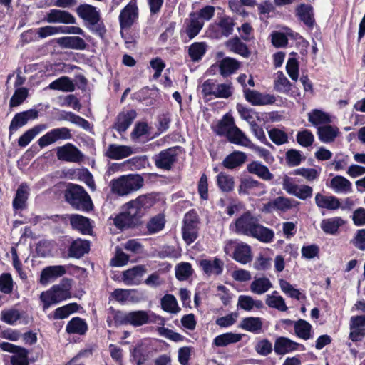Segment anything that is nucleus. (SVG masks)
<instances>
[{
	"label": "nucleus",
	"mask_w": 365,
	"mask_h": 365,
	"mask_svg": "<svg viewBox=\"0 0 365 365\" xmlns=\"http://www.w3.org/2000/svg\"><path fill=\"white\" fill-rule=\"evenodd\" d=\"M158 194L149 192L138 196L123 205L125 210L114 218L116 228H135L142 224V210L151 208L156 202Z\"/></svg>",
	"instance_id": "1"
},
{
	"label": "nucleus",
	"mask_w": 365,
	"mask_h": 365,
	"mask_svg": "<svg viewBox=\"0 0 365 365\" xmlns=\"http://www.w3.org/2000/svg\"><path fill=\"white\" fill-rule=\"evenodd\" d=\"M144 185L145 180L141 175L130 173L112 179L109 186L113 194L124 197L138 191Z\"/></svg>",
	"instance_id": "2"
},
{
	"label": "nucleus",
	"mask_w": 365,
	"mask_h": 365,
	"mask_svg": "<svg viewBox=\"0 0 365 365\" xmlns=\"http://www.w3.org/2000/svg\"><path fill=\"white\" fill-rule=\"evenodd\" d=\"M76 11L93 34L101 38H104L106 33V26L96 7L88 4H81L76 8Z\"/></svg>",
	"instance_id": "3"
},
{
	"label": "nucleus",
	"mask_w": 365,
	"mask_h": 365,
	"mask_svg": "<svg viewBox=\"0 0 365 365\" xmlns=\"http://www.w3.org/2000/svg\"><path fill=\"white\" fill-rule=\"evenodd\" d=\"M65 201L76 210L89 212L93 204L88 193L83 186L68 183L64 190Z\"/></svg>",
	"instance_id": "4"
},
{
	"label": "nucleus",
	"mask_w": 365,
	"mask_h": 365,
	"mask_svg": "<svg viewBox=\"0 0 365 365\" xmlns=\"http://www.w3.org/2000/svg\"><path fill=\"white\" fill-rule=\"evenodd\" d=\"M114 322L118 325H131L140 327L149 323L150 317L144 310L125 312L116 311L113 316Z\"/></svg>",
	"instance_id": "5"
},
{
	"label": "nucleus",
	"mask_w": 365,
	"mask_h": 365,
	"mask_svg": "<svg viewBox=\"0 0 365 365\" xmlns=\"http://www.w3.org/2000/svg\"><path fill=\"white\" fill-rule=\"evenodd\" d=\"M25 223H30L33 225L39 223L41 225L53 226L54 228H60L68 225L69 215H54L50 217L36 215L33 217H24V220H16L14 222V226Z\"/></svg>",
	"instance_id": "6"
},
{
	"label": "nucleus",
	"mask_w": 365,
	"mask_h": 365,
	"mask_svg": "<svg viewBox=\"0 0 365 365\" xmlns=\"http://www.w3.org/2000/svg\"><path fill=\"white\" fill-rule=\"evenodd\" d=\"M180 147L174 146L160 150L152 157V160L158 169L170 171L178 160V153Z\"/></svg>",
	"instance_id": "7"
},
{
	"label": "nucleus",
	"mask_w": 365,
	"mask_h": 365,
	"mask_svg": "<svg viewBox=\"0 0 365 365\" xmlns=\"http://www.w3.org/2000/svg\"><path fill=\"white\" fill-rule=\"evenodd\" d=\"M56 156L58 160L69 163H80L84 158L81 151L71 143L57 147Z\"/></svg>",
	"instance_id": "8"
},
{
	"label": "nucleus",
	"mask_w": 365,
	"mask_h": 365,
	"mask_svg": "<svg viewBox=\"0 0 365 365\" xmlns=\"http://www.w3.org/2000/svg\"><path fill=\"white\" fill-rule=\"evenodd\" d=\"M138 18V8L135 3H128L119 15L120 26L122 29H130Z\"/></svg>",
	"instance_id": "9"
},
{
	"label": "nucleus",
	"mask_w": 365,
	"mask_h": 365,
	"mask_svg": "<svg viewBox=\"0 0 365 365\" xmlns=\"http://www.w3.org/2000/svg\"><path fill=\"white\" fill-rule=\"evenodd\" d=\"M244 96L247 101L252 106H264L273 104L276 98L271 94H263L257 91L245 88Z\"/></svg>",
	"instance_id": "10"
},
{
	"label": "nucleus",
	"mask_w": 365,
	"mask_h": 365,
	"mask_svg": "<svg viewBox=\"0 0 365 365\" xmlns=\"http://www.w3.org/2000/svg\"><path fill=\"white\" fill-rule=\"evenodd\" d=\"M38 117V111L36 109H29L15 114L9 125L10 135L19 128L25 125L29 120H34Z\"/></svg>",
	"instance_id": "11"
},
{
	"label": "nucleus",
	"mask_w": 365,
	"mask_h": 365,
	"mask_svg": "<svg viewBox=\"0 0 365 365\" xmlns=\"http://www.w3.org/2000/svg\"><path fill=\"white\" fill-rule=\"evenodd\" d=\"M295 15L303 24L312 29L315 24L314 8L311 4L301 3L295 8Z\"/></svg>",
	"instance_id": "12"
},
{
	"label": "nucleus",
	"mask_w": 365,
	"mask_h": 365,
	"mask_svg": "<svg viewBox=\"0 0 365 365\" xmlns=\"http://www.w3.org/2000/svg\"><path fill=\"white\" fill-rule=\"evenodd\" d=\"M349 339L354 341L362 340L365 336V316L351 317L350 319Z\"/></svg>",
	"instance_id": "13"
},
{
	"label": "nucleus",
	"mask_w": 365,
	"mask_h": 365,
	"mask_svg": "<svg viewBox=\"0 0 365 365\" xmlns=\"http://www.w3.org/2000/svg\"><path fill=\"white\" fill-rule=\"evenodd\" d=\"M136 117L137 113L134 109L121 111L117 115L113 127L119 133H125Z\"/></svg>",
	"instance_id": "14"
},
{
	"label": "nucleus",
	"mask_w": 365,
	"mask_h": 365,
	"mask_svg": "<svg viewBox=\"0 0 365 365\" xmlns=\"http://www.w3.org/2000/svg\"><path fill=\"white\" fill-rule=\"evenodd\" d=\"M56 42L62 48H69L74 50H85L87 43L80 36H63L52 40Z\"/></svg>",
	"instance_id": "15"
},
{
	"label": "nucleus",
	"mask_w": 365,
	"mask_h": 365,
	"mask_svg": "<svg viewBox=\"0 0 365 365\" xmlns=\"http://www.w3.org/2000/svg\"><path fill=\"white\" fill-rule=\"evenodd\" d=\"M48 23H61L64 24H76V19L70 12L65 10L53 9L46 15Z\"/></svg>",
	"instance_id": "16"
},
{
	"label": "nucleus",
	"mask_w": 365,
	"mask_h": 365,
	"mask_svg": "<svg viewBox=\"0 0 365 365\" xmlns=\"http://www.w3.org/2000/svg\"><path fill=\"white\" fill-rule=\"evenodd\" d=\"M245 153L240 150H234L227 155L222 162L224 168L233 170L241 167L247 160Z\"/></svg>",
	"instance_id": "17"
},
{
	"label": "nucleus",
	"mask_w": 365,
	"mask_h": 365,
	"mask_svg": "<svg viewBox=\"0 0 365 365\" xmlns=\"http://www.w3.org/2000/svg\"><path fill=\"white\" fill-rule=\"evenodd\" d=\"M29 196V187L26 183H21L16 190L12 206L14 211L23 210L26 207Z\"/></svg>",
	"instance_id": "18"
},
{
	"label": "nucleus",
	"mask_w": 365,
	"mask_h": 365,
	"mask_svg": "<svg viewBox=\"0 0 365 365\" xmlns=\"http://www.w3.org/2000/svg\"><path fill=\"white\" fill-rule=\"evenodd\" d=\"M225 46L230 51L244 58H248L251 54L248 46L237 36L227 40L225 42Z\"/></svg>",
	"instance_id": "19"
},
{
	"label": "nucleus",
	"mask_w": 365,
	"mask_h": 365,
	"mask_svg": "<svg viewBox=\"0 0 365 365\" xmlns=\"http://www.w3.org/2000/svg\"><path fill=\"white\" fill-rule=\"evenodd\" d=\"M143 266H135L123 272V281L127 285H136L140 284L145 272Z\"/></svg>",
	"instance_id": "20"
},
{
	"label": "nucleus",
	"mask_w": 365,
	"mask_h": 365,
	"mask_svg": "<svg viewBox=\"0 0 365 365\" xmlns=\"http://www.w3.org/2000/svg\"><path fill=\"white\" fill-rule=\"evenodd\" d=\"M240 62L231 57H225L219 63L220 73L223 78H227L240 68Z\"/></svg>",
	"instance_id": "21"
},
{
	"label": "nucleus",
	"mask_w": 365,
	"mask_h": 365,
	"mask_svg": "<svg viewBox=\"0 0 365 365\" xmlns=\"http://www.w3.org/2000/svg\"><path fill=\"white\" fill-rule=\"evenodd\" d=\"M299 344L289 338L279 337L275 340L274 350L278 355H284L297 349Z\"/></svg>",
	"instance_id": "22"
},
{
	"label": "nucleus",
	"mask_w": 365,
	"mask_h": 365,
	"mask_svg": "<svg viewBox=\"0 0 365 365\" xmlns=\"http://www.w3.org/2000/svg\"><path fill=\"white\" fill-rule=\"evenodd\" d=\"M232 258L242 264L250 262L252 259L251 247L243 242L237 244L235 247Z\"/></svg>",
	"instance_id": "23"
},
{
	"label": "nucleus",
	"mask_w": 365,
	"mask_h": 365,
	"mask_svg": "<svg viewBox=\"0 0 365 365\" xmlns=\"http://www.w3.org/2000/svg\"><path fill=\"white\" fill-rule=\"evenodd\" d=\"M133 153L130 147L117 144H110L106 156L110 159L119 160L130 156Z\"/></svg>",
	"instance_id": "24"
},
{
	"label": "nucleus",
	"mask_w": 365,
	"mask_h": 365,
	"mask_svg": "<svg viewBox=\"0 0 365 365\" xmlns=\"http://www.w3.org/2000/svg\"><path fill=\"white\" fill-rule=\"evenodd\" d=\"M247 170L250 173L255 174L264 180H271L274 178V175L269 168L259 161H252L247 164Z\"/></svg>",
	"instance_id": "25"
},
{
	"label": "nucleus",
	"mask_w": 365,
	"mask_h": 365,
	"mask_svg": "<svg viewBox=\"0 0 365 365\" xmlns=\"http://www.w3.org/2000/svg\"><path fill=\"white\" fill-rule=\"evenodd\" d=\"M235 228H266L263 225L257 224V220L250 211L245 212L235 220Z\"/></svg>",
	"instance_id": "26"
},
{
	"label": "nucleus",
	"mask_w": 365,
	"mask_h": 365,
	"mask_svg": "<svg viewBox=\"0 0 365 365\" xmlns=\"http://www.w3.org/2000/svg\"><path fill=\"white\" fill-rule=\"evenodd\" d=\"M233 126H235L234 119L228 114L225 115L213 127V131L219 136H227Z\"/></svg>",
	"instance_id": "27"
},
{
	"label": "nucleus",
	"mask_w": 365,
	"mask_h": 365,
	"mask_svg": "<svg viewBox=\"0 0 365 365\" xmlns=\"http://www.w3.org/2000/svg\"><path fill=\"white\" fill-rule=\"evenodd\" d=\"M48 88L51 90L73 92L76 86L73 81L68 76H63L52 81L48 85Z\"/></svg>",
	"instance_id": "28"
},
{
	"label": "nucleus",
	"mask_w": 365,
	"mask_h": 365,
	"mask_svg": "<svg viewBox=\"0 0 365 365\" xmlns=\"http://www.w3.org/2000/svg\"><path fill=\"white\" fill-rule=\"evenodd\" d=\"M200 265L207 274L218 275L222 272L224 263L221 259L215 258L212 261L202 259L200 262Z\"/></svg>",
	"instance_id": "29"
},
{
	"label": "nucleus",
	"mask_w": 365,
	"mask_h": 365,
	"mask_svg": "<svg viewBox=\"0 0 365 365\" xmlns=\"http://www.w3.org/2000/svg\"><path fill=\"white\" fill-rule=\"evenodd\" d=\"M315 202L319 208L336 210L340 207V202L335 196H324L317 193L315 196Z\"/></svg>",
	"instance_id": "30"
},
{
	"label": "nucleus",
	"mask_w": 365,
	"mask_h": 365,
	"mask_svg": "<svg viewBox=\"0 0 365 365\" xmlns=\"http://www.w3.org/2000/svg\"><path fill=\"white\" fill-rule=\"evenodd\" d=\"M66 272L64 267L50 266L43 269L41 274L40 282L43 284H47L51 279L63 275Z\"/></svg>",
	"instance_id": "31"
},
{
	"label": "nucleus",
	"mask_w": 365,
	"mask_h": 365,
	"mask_svg": "<svg viewBox=\"0 0 365 365\" xmlns=\"http://www.w3.org/2000/svg\"><path fill=\"white\" fill-rule=\"evenodd\" d=\"M227 138L231 143L247 148H250V143H252L251 140L236 125L233 126Z\"/></svg>",
	"instance_id": "32"
},
{
	"label": "nucleus",
	"mask_w": 365,
	"mask_h": 365,
	"mask_svg": "<svg viewBox=\"0 0 365 365\" xmlns=\"http://www.w3.org/2000/svg\"><path fill=\"white\" fill-rule=\"evenodd\" d=\"M265 303L269 307L276 309L279 312H286L288 309L284 299L279 295L277 291L266 296Z\"/></svg>",
	"instance_id": "33"
},
{
	"label": "nucleus",
	"mask_w": 365,
	"mask_h": 365,
	"mask_svg": "<svg viewBox=\"0 0 365 365\" xmlns=\"http://www.w3.org/2000/svg\"><path fill=\"white\" fill-rule=\"evenodd\" d=\"M90 248L89 242L87 240H76L73 242L69 249V256L80 258L87 253Z\"/></svg>",
	"instance_id": "34"
},
{
	"label": "nucleus",
	"mask_w": 365,
	"mask_h": 365,
	"mask_svg": "<svg viewBox=\"0 0 365 365\" xmlns=\"http://www.w3.org/2000/svg\"><path fill=\"white\" fill-rule=\"evenodd\" d=\"M272 287L271 281L267 277L255 279L250 284V288L252 293L263 294Z\"/></svg>",
	"instance_id": "35"
},
{
	"label": "nucleus",
	"mask_w": 365,
	"mask_h": 365,
	"mask_svg": "<svg viewBox=\"0 0 365 365\" xmlns=\"http://www.w3.org/2000/svg\"><path fill=\"white\" fill-rule=\"evenodd\" d=\"M205 42H194L188 48V55L193 62L200 61L207 51Z\"/></svg>",
	"instance_id": "36"
},
{
	"label": "nucleus",
	"mask_w": 365,
	"mask_h": 365,
	"mask_svg": "<svg viewBox=\"0 0 365 365\" xmlns=\"http://www.w3.org/2000/svg\"><path fill=\"white\" fill-rule=\"evenodd\" d=\"M241 339L242 335L240 334L227 332L216 336L213 344L218 347L226 346L240 341Z\"/></svg>",
	"instance_id": "37"
},
{
	"label": "nucleus",
	"mask_w": 365,
	"mask_h": 365,
	"mask_svg": "<svg viewBox=\"0 0 365 365\" xmlns=\"http://www.w3.org/2000/svg\"><path fill=\"white\" fill-rule=\"evenodd\" d=\"M242 234L252 236L258 240L263 242H270L273 237L274 233L272 230H237Z\"/></svg>",
	"instance_id": "38"
},
{
	"label": "nucleus",
	"mask_w": 365,
	"mask_h": 365,
	"mask_svg": "<svg viewBox=\"0 0 365 365\" xmlns=\"http://www.w3.org/2000/svg\"><path fill=\"white\" fill-rule=\"evenodd\" d=\"M312 325L304 319H299L294 324L296 335L304 340H308L312 337Z\"/></svg>",
	"instance_id": "39"
},
{
	"label": "nucleus",
	"mask_w": 365,
	"mask_h": 365,
	"mask_svg": "<svg viewBox=\"0 0 365 365\" xmlns=\"http://www.w3.org/2000/svg\"><path fill=\"white\" fill-rule=\"evenodd\" d=\"M235 25V22L234 19L227 15L220 17L217 23V26L220 29V36L225 37H228L232 34Z\"/></svg>",
	"instance_id": "40"
},
{
	"label": "nucleus",
	"mask_w": 365,
	"mask_h": 365,
	"mask_svg": "<svg viewBox=\"0 0 365 365\" xmlns=\"http://www.w3.org/2000/svg\"><path fill=\"white\" fill-rule=\"evenodd\" d=\"M217 185L220 190L224 192H232L235 186L234 178L221 172L217 175Z\"/></svg>",
	"instance_id": "41"
},
{
	"label": "nucleus",
	"mask_w": 365,
	"mask_h": 365,
	"mask_svg": "<svg viewBox=\"0 0 365 365\" xmlns=\"http://www.w3.org/2000/svg\"><path fill=\"white\" fill-rule=\"evenodd\" d=\"M317 134L322 142L331 143L336 138L338 130L329 125L320 126L317 129Z\"/></svg>",
	"instance_id": "42"
},
{
	"label": "nucleus",
	"mask_w": 365,
	"mask_h": 365,
	"mask_svg": "<svg viewBox=\"0 0 365 365\" xmlns=\"http://www.w3.org/2000/svg\"><path fill=\"white\" fill-rule=\"evenodd\" d=\"M308 120L315 126L331 122L329 115L318 109H314L308 113Z\"/></svg>",
	"instance_id": "43"
},
{
	"label": "nucleus",
	"mask_w": 365,
	"mask_h": 365,
	"mask_svg": "<svg viewBox=\"0 0 365 365\" xmlns=\"http://www.w3.org/2000/svg\"><path fill=\"white\" fill-rule=\"evenodd\" d=\"M86 323L79 317L73 318L68 322L66 326V331L68 333L84 334L87 331Z\"/></svg>",
	"instance_id": "44"
},
{
	"label": "nucleus",
	"mask_w": 365,
	"mask_h": 365,
	"mask_svg": "<svg viewBox=\"0 0 365 365\" xmlns=\"http://www.w3.org/2000/svg\"><path fill=\"white\" fill-rule=\"evenodd\" d=\"M330 186L336 192H349L351 190V183L346 178L336 175L331 180Z\"/></svg>",
	"instance_id": "45"
},
{
	"label": "nucleus",
	"mask_w": 365,
	"mask_h": 365,
	"mask_svg": "<svg viewBox=\"0 0 365 365\" xmlns=\"http://www.w3.org/2000/svg\"><path fill=\"white\" fill-rule=\"evenodd\" d=\"M264 185L258 180H254L252 178H245L241 180L240 184L238 187V192L240 195H247L249 190L254 188H264Z\"/></svg>",
	"instance_id": "46"
},
{
	"label": "nucleus",
	"mask_w": 365,
	"mask_h": 365,
	"mask_svg": "<svg viewBox=\"0 0 365 365\" xmlns=\"http://www.w3.org/2000/svg\"><path fill=\"white\" fill-rule=\"evenodd\" d=\"M93 221L78 214L69 215V223L72 228H93Z\"/></svg>",
	"instance_id": "47"
},
{
	"label": "nucleus",
	"mask_w": 365,
	"mask_h": 365,
	"mask_svg": "<svg viewBox=\"0 0 365 365\" xmlns=\"http://www.w3.org/2000/svg\"><path fill=\"white\" fill-rule=\"evenodd\" d=\"M237 306L244 310L250 311L254 307L258 309L262 308L263 303L261 300H254L250 296L240 295L238 298Z\"/></svg>",
	"instance_id": "48"
},
{
	"label": "nucleus",
	"mask_w": 365,
	"mask_h": 365,
	"mask_svg": "<svg viewBox=\"0 0 365 365\" xmlns=\"http://www.w3.org/2000/svg\"><path fill=\"white\" fill-rule=\"evenodd\" d=\"M240 327L251 332H257L262 329V321L259 317H246L241 322Z\"/></svg>",
	"instance_id": "49"
},
{
	"label": "nucleus",
	"mask_w": 365,
	"mask_h": 365,
	"mask_svg": "<svg viewBox=\"0 0 365 365\" xmlns=\"http://www.w3.org/2000/svg\"><path fill=\"white\" fill-rule=\"evenodd\" d=\"M148 164V158L146 155L134 156L123 163L125 166L132 170L145 168Z\"/></svg>",
	"instance_id": "50"
},
{
	"label": "nucleus",
	"mask_w": 365,
	"mask_h": 365,
	"mask_svg": "<svg viewBox=\"0 0 365 365\" xmlns=\"http://www.w3.org/2000/svg\"><path fill=\"white\" fill-rule=\"evenodd\" d=\"M274 89L280 93H288L292 88V83L284 75L283 72H277V78L274 80Z\"/></svg>",
	"instance_id": "51"
},
{
	"label": "nucleus",
	"mask_w": 365,
	"mask_h": 365,
	"mask_svg": "<svg viewBox=\"0 0 365 365\" xmlns=\"http://www.w3.org/2000/svg\"><path fill=\"white\" fill-rule=\"evenodd\" d=\"M304 159L305 157L302 155V152L294 148L288 150L285 154V160L289 167L299 165Z\"/></svg>",
	"instance_id": "52"
},
{
	"label": "nucleus",
	"mask_w": 365,
	"mask_h": 365,
	"mask_svg": "<svg viewBox=\"0 0 365 365\" xmlns=\"http://www.w3.org/2000/svg\"><path fill=\"white\" fill-rule=\"evenodd\" d=\"M42 130V126L40 125H36L32 128L26 130L21 135L18 140V145L20 147H26L30 142L38 135Z\"/></svg>",
	"instance_id": "53"
},
{
	"label": "nucleus",
	"mask_w": 365,
	"mask_h": 365,
	"mask_svg": "<svg viewBox=\"0 0 365 365\" xmlns=\"http://www.w3.org/2000/svg\"><path fill=\"white\" fill-rule=\"evenodd\" d=\"M161 306L163 310L173 314H176L180 310L175 297L172 294H165L162 298Z\"/></svg>",
	"instance_id": "54"
},
{
	"label": "nucleus",
	"mask_w": 365,
	"mask_h": 365,
	"mask_svg": "<svg viewBox=\"0 0 365 365\" xmlns=\"http://www.w3.org/2000/svg\"><path fill=\"white\" fill-rule=\"evenodd\" d=\"M200 223L197 212L195 209H191L184 216L182 228H197Z\"/></svg>",
	"instance_id": "55"
},
{
	"label": "nucleus",
	"mask_w": 365,
	"mask_h": 365,
	"mask_svg": "<svg viewBox=\"0 0 365 365\" xmlns=\"http://www.w3.org/2000/svg\"><path fill=\"white\" fill-rule=\"evenodd\" d=\"M296 140L301 146L307 148L313 144L314 136L311 130L304 129L297 133Z\"/></svg>",
	"instance_id": "56"
},
{
	"label": "nucleus",
	"mask_w": 365,
	"mask_h": 365,
	"mask_svg": "<svg viewBox=\"0 0 365 365\" xmlns=\"http://www.w3.org/2000/svg\"><path fill=\"white\" fill-rule=\"evenodd\" d=\"M62 118L63 120L70 121L72 123L76 124L86 130L90 128V123L87 120L71 111L64 112Z\"/></svg>",
	"instance_id": "57"
},
{
	"label": "nucleus",
	"mask_w": 365,
	"mask_h": 365,
	"mask_svg": "<svg viewBox=\"0 0 365 365\" xmlns=\"http://www.w3.org/2000/svg\"><path fill=\"white\" fill-rule=\"evenodd\" d=\"M268 135L271 140L277 145H281L288 142L287 134L279 128H272L268 131Z\"/></svg>",
	"instance_id": "58"
},
{
	"label": "nucleus",
	"mask_w": 365,
	"mask_h": 365,
	"mask_svg": "<svg viewBox=\"0 0 365 365\" xmlns=\"http://www.w3.org/2000/svg\"><path fill=\"white\" fill-rule=\"evenodd\" d=\"M28 96V89L24 87L18 88L9 101L10 107H16L21 105Z\"/></svg>",
	"instance_id": "59"
},
{
	"label": "nucleus",
	"mask_w": 365,
	"mask_h": 365,
	"mask_svg": "<svg viewBox=\"0 0 365 365\" xmlns=\"http://www.w3.org/2000/svg\"><path fill=\"white\" fill-rule=\"evenodd\" d=\"M53 292L54 297L57 301V303L62 300L67 299L70 296V284H63L60 285L53 286L51 288Z\"/></svg>",
	"instance_id": "60"
},
{
	"label": "nucleus",
	"mask_w": 365,
	"mask_h": 365,
	"mask_svg": "<svg viewBox=\"0 0 365 365\" xmlns=\"http://www.w3.org/2000/svg\"><path fill=\"white\" fill-rule=\"evenodd\" d=\"M192 274L191 264L188 262H182L175 268V276L179 280H185Z\"/></svg>",
	"instance_id": "61"
},
{
	"label": "nucleus",
	"mask_w": 365,
	"mask_h": 365,
	"mask_svg": "<svg viewBox=\"0 0 365 365\" xmlns=\"http://www.w3.org/2000/svg\"><path fill=\"white\" fill-rule=\"evenodd\" d=\"M250 126L252 133L261 143L269 148H274V146L267 140L264 131L260 125L255 121L252 120Z\"/></svg>",
	"instance_id": "62"
},
{
	"label": "nucleus",
	"mask_w": 365,
	"mask_h": 365,
	"mask_svg": "<svg viewBox=\"0 0 365 365\" xmlns=\"http://www.w3.org/2000/svg\"><path fill=\"white\" fill-rule=\"evenodd\" d=\"M217 80L209 78L205 80L201 85V93L203 98L215 96L217 90Z\"/></svg>",
	"instance_id": "63"
},
{
	"label": "nucleus",
	"mask_w": 365,
	"mask_h": 365,
	"mask_svg": "<svg viewBox=\"0 0 365 365\" xmlns=\"http://www.w3.org/2000/svg\"><path fill=\"white\" fill-rule=\"evenodd\" d=\"M299 62L294 57H290L286 65V71L289 76L293 81H297L299 78Z\"/></svg>",
	"instance_id": "64"
}]
</instances>
